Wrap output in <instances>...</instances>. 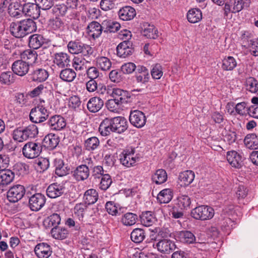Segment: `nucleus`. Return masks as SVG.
Here are the masks:
<instances>
[{
  "instance_id": "obj_1",
  "label": "nucleus",
  "mask_w": 258,
  "mask_h": 258,
  "mask_svg": "<svg viewBox=\"0 0 258 258\" xmlns=\"http://www.w3.org/2000/svg\"><path fill=\"white\" fill-rule=\"evenodd\" d=\"M214 215V209L208 206H200L195 208L191 211V216L196 220L204 221L211 219Z\"/></svg>"
},
{
  "instance_id": "obj_2",
  "label": "nucleus",
  "mask_w": 258,
  "mask_h": 258,
  "mask_svg": "<svg viewBox=\"0 0 258 258\" xmlns=\"http://www.w3.org/2000/svg\"><path fill=\"white\" fill-rule=\"evenodd\" d=\"M49 116V112L43 106L38 105L33 108L30 113V120L34 123H41L46 120Z\"/></svg>"
},
{
  "instance_id": "obj_3",
  "label": "nucleus",
  "mask_w": 258,
  "mask_h": 258,
  "mask_svg": "<svg viewBox=\"0 0 258 258\" xmlns=\"http://www.w3.org/2000/svg\"><path fill=\"white\" fill-rule=\"evenodd\" d=\"M250 3V0H230L228 3L225 4V14L227 16L230 12L233 13L239 12L244 7H248Z\"/></svg>"
},
{
  "instance_id": "obj_4",
  "label": "nucleus",
  "mask_w": 258,
  "mask_h": 258,
  "mask_svg": "<svg viewBox=\"0 0 258 258\" xmlns=\"http://www.w3.org/2000/svg\"><path fill=\"white\" fill-rule=\"evenodd\" d=\"M42 147L40 144L34 142L26 143L22 149L24 156L29 159L37 157L40 154Z\"/></svg>"
},
{
  "instance_id": "obj_5",
  "label": "nucleus",
  "mask_w": 258,
  "mask_h": 258,
  "mask_svg": "<svg viewBox=\"0 0 258 258\" xmlns=\"http://www.w3.org/2000/svg\"><path fill=\"white\" fill-rule=\"evenodd\" d=\"M25 194L24 186L17 184L11 187L7 192V198L11 203H16L21 200Z\"/></svg>"
},
{
  "instance_id": "obj_6",
  "label": "nucleus",
  "mask_w": 258,
  "mask_h": 258,
  "mask_svg": "<svg viewBox=\"0 0 258 258\" xmlns=\"http://www.w3.org/2000/svg\"><path fill=\"white\" fill-rule=\"evenodd\" d=\"M45 202V197L41 194L37 193L29 198V206L32 211H38L44 206Z\"/></svg>"
},
{
  "instance_id": "obj_7",
  "label": "nucleus",
  "mask_w": 258,
  "mask_h": 258,
  "mask_svg": "<svg viewBox=\"0 0 258 258\" xmlns=\"http://www.w3.org/2000/svg\"><path fill=\"white\" fill-rule=\"evenodd\" d=\"M130 122L135 126L140 128L146 123V116L143 112L139 110L131 111L129 117Z\"/></svg>"
},
{
  "instance_id": "obj_8",
  "label": "nucleus",
  "mask_w": 258,
  "mask_h": 258,
  "mask_svg": "<svg viewBox=\"0 0 258 258\" xmlns=\"http://www.w3.org/2000/svg\"><path fill=\"white\" fill-rule=\"evenodd\" d=\"M40 7L38 4L28 3L23 6V14L32 17L34 19H37L40 14Z\"/></svg>"
},
{
  "instance_id": "obj_9",
  "label": "nucleus",
  "mask_w": 258,
  "mask_h": 258,
  "mask_svg": "<svg viewBox=\"0 0 258 258\" xmlns=\"http://www.w3.org/2000/svg\"><path fill=\"white\" fill-rule=\"evenodd\" d=\"M30 65L24 60H16L12 66L13 73L18 76H23L28 72Z\"/></svg>"
},
{
  "instance_id": "obj_10",
  "label": "nucleus",
  "mask_w": 258,
  "mask_h": 258,
  "mask_svg": "<svg viewBox=\"0 0 258 258\" xmlns=\"http://www.w3.org/2000/svg\"><path fill=\"white\" fill-rule=\"evenodd\" d=\"M99 131L103 136H107L111 132L115 133L113 118H106L103 120L100 124Z\"/></svg>"
},
{
  "instance_id": "obj_11",
  "label": "nucleus",
  "mask_w": 258,
  "mask_h": 258,
  "mask_svg": "<svg viewBox=\"0 0 258 258\" xmlns=\"http://www.w3.org/2000/svg\"><path fill=\"white\" fill-rule=\"evenodd\" d=\"M48 124L52 130L59 131L63 128L66 125L65 119L61 116L55 115L49 119Z\"/></svg>"
},
{
  "instance_id": "obj_12",
  "label": "nucleus",
  "mask_w": 258,
  "mask_h": 258,
  "mask_svg": "<svg viewBox=\"0 0 258 258\" xmlns=\"http://www.w3.org/2000/svg\"><path fill=\"white\" fill-rule=\"evenodd\" d=\"M34 251L39 258H48L52 254L50 245L46 243H40L37 244Z\"/></svg>"
},
{
  "instance_id": "obj_13",
  "label": "nucleus",
  "mask_w": 258,
  "mask_h": 258,
  "mask_svg": "<svg viewBox=\"0 0 258 258\" xmlns=\"http://www.w3.org/2000/svg\"><path fill=\"white\" fill-rule=\"evenodd\" d=\"M158 250L163 253H169L176 248L174 242L170 240L162 239L156 244Z\"/></svg>"
},
{
  "instance_id": "obj_14",
  "label": "nucleus",
  "mask_w": 258,
  "mask_h": 258,
  "mask_svg": "<svg viewBox=\"0 0 258 258\" xmlns=\"http://www.w3.org/2000/svg\"><path fill=\"white\" fill-rule=\"evenodd\" d=\"M227 159L232 167L240 168L242 166V157L235 151L227 152Z\"/></svg>"
},
{
  "instance_id": "obj_15",
  "label": "nucleus",
  "mask_w": 258,
  "mask_h": 258,
  "mask_svg": "<svg viewBox=\"0 0 258 258\" xmlns=\"http://www.w3.org/2000/svg\"><path fill=\"white\" fill-rule=\"evenodd\" d=\"M104 105V100L100 97H93L90 98L87 103V108L91 112H97Z\"/></svg>"
},
{
  "instance_id": "obj_16",
  "label": "nucleus",
  "mask_w": 258,
  "mask_h": 258,
  "mask_svg": "<svg viewBox=\"0 0 258 258\" xmlns=\"http://www.w3.org/2000/svg\"><path fill=\"white\" fill-rule=\"evenodd\" d=\"M88 34L93 38L99 37L102 31H104L103 28V22L101 24L96 21H93L90 23L87 28Z\"/></svg>"
},
{
  "instance_id": "obj_17",
  "label": "nucleus",
  "mask_w": 258,
  "mask_h": 258,
  "mask_svg": "<svg viewBox=\"0 0 258 258\" xmlns=\"http://www.w3.org/2000/svg\"><path fill=\"white\" fill-rule=\"evenodd\" d=\"M113 123L114 126L115 133L121 134L125 131L128 127L126 119L122 116L113 117Z\"/></svg>"
},
{
  "instance_id": "obj_18",
  "label": "nucleus",
  "mask_w": 258,
  "mask_h": 258,
  "mask_svg": "<svg viewBox=\"0 0 258 258\" xmlns=\"http://www.w3.org/2000/svg\"><path fill=\"white\" fill-rule=\"evenodd\" d=\"M134 151L133 150L128 153H122L120 155V161L122 164L126 167H129L133 166L136 162L139 161V157H134Z\"/></svg>"
},
{
  "instance_id": "obj_19",
  "label": "nucleus",
  "mask_w": 258,
  "mask_h": 258,
  "mask_svg": "<svg viewBox=\"0 0 258 258\" xmlns=\"http://www.w3.org/2000/svg\"><path fill=\"white\" fill-rule=\"evenodd\" d=\"M10 31L16 38H23L26 36L21 21L12 22L10 25Z\"/></svg>"
},
{
  "instance_id": "obj_20",
  "label": "nucleus",
  "mask_w": 258,
  "mask_h": 258,
  "mask_svg": "<svg viewBox=\"0 0 258 258\" xmlns=\"http://www.w3.org/2000/svg\"><path fill=\"white\" fill-rule=\"evenodd\" d=\"M89 173L88 166L86 165H81L78 166L74 171V176L78 181L84 180L89 177Z\"/></svg>"
},
{
  "instance_id": "obj_21",
  "label": "nucleus",
  "mask_w": 258,
  "mask_h": 258,
  "mask_svg": "<svg viewBox=\"0 0 258 258\" xmlns=\"http://www.w3.org/2000/svg\"><path fill=\"white\" fill-rule=\"evenodd\" d=\"M136 14L135 9L130 6L124 7L118 12L120 18L123 21H128L133 19Z\"/></svg>"
},
{
  "instance_id": "obj_22",
  "label": "nucleus",
  "mask_w": 258,
  "mask_h": 258,
  "mask_svg": "<svg viewBox=\"0 0 258 258\" xmlns=\"http://www.w3.org/2000/svg\"><path fill=\"white\" fill-rule=\"evenodd\" d=\"M8 13L11 17L19 18L23 14V6L18 2H12L9 6Z\"/></svg>"
},
{
  "instance_id": "obj_23",
  "label": "nucleus",
  "mask_w": 258,
  "mask_h": 258,
  "mask_svg": "<svg viewBox=\"0 0 258 258\" xmlns=\"http://www.w3.org/2000/svg\"><path fill=\"white\" fill-rule=\"evenodd\" d=\"M55 166V174L59 176H63L69 173L70 168L65 165L63 160L60 159H55L54 160Z\"/></svg>"
},
{
  "instance_id": "obj_24",
  "label": "nucleus",
  "mask_w": 258,
  "mask_h": 258,
  "mask_svg": "<svg viewBox=\"0 0 258 258\" xmlns=\"http://www.w3.org/2000/svg\"><path fill=\"white\" fill-rule=\"evenodd\" d=\"M38 54L35 50L27 49L21 53V59L24 60L29 65H32L36 62Z\"/></svg>"
},
{
  "instance_id": "obj_25",
  "label": "nucleus",
  "mask_w": 258,
  "mask_h": 258,
  "mask_svg": "<svg viewBox=\"0 0 258 258\" xmlns=\"http://www.w3.org/2000/svg\"><path fill=\"white\" fill-rule=\"evenodd\" d=\"M46 193L50 198H56L63 193V188L56 183L50 185L47 188Z\"/></svg>"
},
{
  "instance_id": "obj_26",
  "label": "nucleus",
  "mask_w": 258,
  "mask_h": 258,
  "mask_svg": "<svg viewBox=\"0 0 258 258\" xmlns=\"http://www.w3.org/2000/svg\"><path fill=\"white\" fill-rule=\"evenodd\" d=\"M48 77V73L42 69H38L33 71L30 75V80L33 81L43 82Z\"/></svg>"
},
{
  "instance_id": "obj_27",
  "label": "nucleus",
  "mask_w": 258,
  "mask_h": 258,
  "mask_svg": "<svg viewBox=\"0 0 258 258\" xmlns=\"http://www.w3.org/2000/svg\"><path fill=\"white\" fill-rule=\"evenodd\" d=\"M21 22L26 36L36 31V24L33 19H26Z\"/></svg>"
},
{
  "instance_id": "obj_28",
  "label": "nucleus",
  "mask_w": 258,
  "mask_h": 258,
  "mask_svg": "<svg viewBox=\"0 0 258 258\" xmlns=\"http://www.w3.org/2000/svg\"><path fill=\"white\" fill-rule=\"evenodd\" d=\"M70 62L68 55L63 52H59L55 54L54 62L60 68L68 66Z\"/></svg>"
},
{
  "instance_id": "obj_29",
  "label": "nucleus",
  "mask_w": 258,
  "mask_h": 258,
  "mask_svg": "<svg viewBox=\"0 0 258 258\" xmlns=\"http://www.w3.org/2000/svg\"><path fill=\"white\" fill-rule=\"evenodd\" d=\"M246 147L250 149H258V138L255 134H249L244 139Z\"/></svg>"
},
{
  "instance_id": "obj_30",
  "label": "nucleus",
  "mask_w": 258,
  "mask_h": 258,
  "mask_svg": "<svg viewBox=\"0 0 258 258\" xmlns=\"http://www.w3.org/2000/svg\"><path fill=\"white\" fill-rule=\"evenodd\" d=\"M14 178V173L10 170H2L0 171V184L8 185Z\"/></svg>"
},
{
  "instance_id": "obj_31",
  "label": "nucleus",
  "mask_w": 258,
  "mask_h": 258,
  "mask_svg": "<svg viewBox=\"0 0 258 258\" xmlns=\"http://www.w3.org/2000/svg\"><path fill=\"white\" fill-rule=\"evenodd\" d=\"M167 178V174L166 171L162 169H158L152 175V179L157 184L164 183Z\"/></svg>"
},
{
  "instance_id": "obj_32",
  "label": "nucleus",
  "mask_w": 258,
  "mask_h": 258,
  "mask_svg": "<svg viewBox=\"0 0 258 258\" xmlns=\"http://www.w3.org/2000/svg\"><path fill=\"white\" fill-rule=\"evenodd\" d=\"M42 36L39 34H34L29 38V45L34 49L39 48L44 43Z\"/></svg>"
},
{
  "instance_id": "obj_33",
  "label": "nucleus",
  "mask_w": 258,
  "mask_h": 258,
  "mask_svg": "<svg viewBox=\"0 0 258 258\" xmlns=\"http://www.w3.org/2000/svg\"><path fill=\"white\" fill-rule=\"evenodd\" d=\"M195 178V173L191 170H186L181 173L179 176V179L184 186L190 184Z\"/></svg>"
},
{
  "instance_id": "obj_34",
  "label": "nucleus",
  "mask_w": 258,
  "mask_h": 258,
  "mask_svg": "<svg viewBox=\"0 0 258 258\" xmlns=\"http://www.w3.org/2000/svg\"><path fill=\"white\" fill-rule=\"evenodd\" d=\"M188 21L191 23L199 22L202 18L201 11L198 9H192L188 11L187 14Z\"/></svg>"
},
{
  "instance_id": "obj_35",
  "label": "nucleus",
  "mask_w": 258,
  "mask_h": 258,
  "mask_svg": "<svg viewBox=\"0 0 258 258\" xmlns=\"http://www.w3.org/2000/svg\"><path fill=\"white\" fill-rule=\"evenodd\" d=\"M51 234L56 239L62 240L67 237L69 233L66 228L57 227L52 228Z\"/></svg>"
},
{
  "instance_id": "obj_36",
  "label": "nucleus",
  "mask_w": 258,
  "mask_h": 258,
  "mask_svg": "<svg viewBox=\"0 0 258 258\" xmlns=\"http://www.w3.org/2000/svg\"><path fill=\"white\" fill-rule=\"evenodd\" d=\"M98 195L96 190L94 189L87 190L84 194V199L85 203L88 205L94 204L98 200Z\"/></svg>"
},
{
  "instance_id": "obj_37",
  "label": "nucleus",
  "mask_w": 258,
  "mask_h": 258,
  "mask_svg": "<svg viewBox=\"0 0 258 258\" xmlns=\"http://www.w3.org/2000/svg\"><path fill=\"white\" fill-rule=\"evenodd\" d=\"M120 27V24L116 22L107 20L103 22V28H104V32L105 33H114L117 32L119 29Z\"/></svg>"
},
{
  "instance_id": "obj_38",
  "label": "nucleus",
  "mask_w": 258,
  "mask_h": 258,
  "mask_svg": "<svg viewBox=\"0 0 258 258\" xmlns=\"http://www.w3.org/2000/svg\"><path fill=\"white\" fill-rule=\"evenodd\" d=\"M59 77L64 81L71 82L76 78V73L73 69H65L60 72Z\"/></svg>"
},
{
  "instance_id": "obj_39",
  "label": "nucleus",
  "mask_w": 258,
  "mask_h": 258,
  "mask_svg": "<svg viewBox=\"0 0 258 258\" xmlns=\"http://www.w3.org/2000/svg\"><path fill=\"white\" fill-rule=\"evenodd\" d=\"M146 237L144 230L141 228L135 229L131 234V238L135 243H140L143 241Z\"/></svg>"
},
{
  "instance_id": "obj_40",
  "label": "nucleus",
  "mask_w": 258,
  "mask_h": 258,
  "mask_svg": "<svg viewBox=\"0 0 258 258\" xmlns=\"http://www.w3.org/2000/svg\"><path fill=\"white\" fill-rule=\"evenodd\" d=\"M172 198V192L170 189L166 188L161 190L157 196V200L161 203H168Z\"/></svg>"
},
{
  "instance_id": "obj_41",
  "label": "nucleus",
  "mask_w": 258,
  "mask_h": 258,
  "mask_svg": "<svg viewBox=\"0 0 258 258\" xmlns=\"http://www.w3.org/2000/svg\"><path fill=\"white\" fill-rule=\"evenodd\" d=\"M246 89L252 93H255L258 91V82L253 77L247 78L245 82Z\"/></svg>"
},
{
  "instance_id": "obj_42",
  "label": "nucleus",
  "mask_w": 258,
  "mask_h": 258,
  "mask_svg": "<svg viewBox=\"0 0 258 258\" xmlns=\"http://www.w3.org/2000/svg\"><path fill=\"white\" fill-rule=\"evenodd\" d=\"M60 222V217L59 215L57 214H53L45 219L43 223L45 226L57 227Z\"/></svg>"
},
{
  "instance_id": "obj_43",
  "label": "nucleus",
  "mask_w": 258,
  "mask_h": 258,
  "mask_svg": "<svg viewBox=\"0 0 258 258\" xmlns=\"http://www.w3.org/2000/svg\"><path fill=\"white\" fill-rule=\"evenodd\" d=\"M141 222L147 227L151 226L155 222V217L151 211L143 212L140 216Z\"/></svg>"
},
{
  "instance_id": "obj_44",
  "label": "nucleus",
  "mask_w": 258,
  "mask_h": 258,
  "mask_svg": "<svg viewBox=\"0 0 258 258\" xmlns=\"http://www.w3.org/2000/svg\"><path fill=\"white\" fill-rule=\"evenodd\" d=\"M237 65V62L232 56H228L222 60V68L224 71H232Z\"/></svg>"
},
{
  "instance_id": "obj_45",
  "label": "nucleus",
  "mask_w": 258,
  "mask_h": 258,
  "mask_svg": "<svg viewBox=\"0 0 258 258\" xmlns=\"http://www.w3.org/2000/svg\"><path fill=\"white\" fill-rule=\"evenodd\" d=\"M179 238L182 242L192 243L196 240L195 235L189 231H182L179 233Z\"/></svg>"
},
{
  "instance_id": "obj_46",
  "label": "nucleus",
  "mask_w": 258,
  "mask_h": 258,
  "mask_svg": "<svg viewBox=\"0 0 258 258\" xmlns=\"http://www.w3.org/2000/svg\"><path fill=\"white\" fill-rule=\"evenodd\" d=\"M97 66L102 70L107 71L110 69L111 62L109 58L104 56L98 57L96 58Z\"/></svg>"
},
{
  "instance_id": "obj_47",
  "label": "nucleus",
  "mask_w": 258,
  "mask_h": 258,
  "mask_svg": "<svg viewBox=\"0 0 258 258\" xmlns=\"http://www.w3.org/2000/svg\"><path fill=\"white\" fill-rule=\"evenodd\" d=\"M15 75L12 72L2 73L0 75V82L2 84L10 85L14 82Z\"/></svg>"
},
{
  "instance_id": "obj_48",
  "label": "nucleus",
  "mask_w": 258,
  "mask_h": 258,
  "mask_svg": "<svg viewBox=\"0 0 258 258\" xmlns=\"http://www.w3.org/2000/svg\"><path fill=\"white\" fill-rule=\"evenodd\" d=\"M13 139L18 142H23L28 139L23 128L18 127L13 132Z\"/></svg>"
},
{
  "instance_id": "obj_49",
  "label": "nucleus",
  "mask_w": 258,
  "mask_h": 258,
  "mask_svg": "<svg viewBox=\"0 0 258 258\" xmlns=\"http://www.w3.org/2000/svg\"><path fill=\"white\" fill-rule=\"evenodd\" d=\"M83 44V43L78 41H71L68 44V48L70 53L78 54L80 53Z\"/></svg>"
},
{
  "instance_id": "obj_50",
  "label": "nucleus",
  "mask_w": 258,
  "mask_h": 258,
  "mask_svg": "<svg viewBox=\"0 0 258 258\" xmlns=\"http://www.w3.org/2000/svg\"><path fill=\"white\" fill-rule=\"evenodd\" d=\"M44 141L45 146L50 149L55 148L58 144V138L54 135H48L45 137Z\"/></svg>"
},
{
  "instance_id": "obj_51",
  "label": "nucleus",
  "mask_w": 258,
  "mask_h": 258,
  "mask_svg": "<svg viewBox=\"0 0 258 258\" xmlns=\"http://www.w3.org/2000/svg\"><path fill=\"white\" fill-rule=\"evenodd\" d=\"M23 128L28 140L35 138L38 133L37 127L33 124H30Z\"/></svg>"
},
{
  "instance_id": "obj_52",
  "label": "nucleus",
  "mask_w": 258,
  "mask_h": 258,
  "mask_svg": "<svg viewBox=\"0 0 258 258\" xmlns=\"http://www.w3.org/2000/svg\"><path fill=\"white\" fill-rule=\"evenodd\" d=\"M94 50L92 47L90 45L84 44L80 52L82 53L84 60L87 62H89L91 60V56L93 55Z\"/></svg>"
},
{
  "instance_id": "obj_53",
  "label": "nucleus",
  "mask_w": 258,
  "mask_h": 258,
  "mask_svg": "<svg viewBox=\"0 0 258 258\" xmlns=\"http://www.w3.org/2000/svg\"><path fill=\"white\" fill-rule=\"evenodd\" d=\"M137 219V216L132 213H127L124 215L122 218V223L126 226H132L135 224Z\"/></svg>"
},
{
  "instance_id": "obj_54",
  "label": "nucleus",
  "mask_w": 258,
  "mask_h": 258,
  "mask_svg": "<svg viewBox=\"0 0 258 258\" xmlns=\"http://www.w3.org/2000/svg\"><path fill=\"white\" fill-rule=\"evenodd\" d=\"M109 76L110 80L114 83H119L124 78L123 73L121 70H114L111 71L109 73Z\"/></svg>"
},
{
  "instance_id": "obj_55",
  "label": "nucleus",
  "mask_w": 258,
  "mask_h": 258,
  "mask_svg": "<svg viewBox=\"0 0 258 258\" xmlns=\"http://www.w3.org/2000/svg\"><path fill=\"white\" fill-rule=\"evenodd\" d=\"M99 141L97 137H93L88 139L85 142V146L88 150H93L99 145Z\"/></svg>"
},
{
  "instance_id": "obj_56",
  "label": "nucleus",
  "mask_w": 258,
  "mask_h": 258,
  "mask_svg": "<svg viewBox=\"0 0 258 258\" xmlns=\"http://www.w3.org/2000/svg\"><path fill=\"white\" fill-rule=\"evenodd\" d=\"M68 10V7L64 4L56 5L52 9V13L56 16H64Z\"/></svg>"
},
{
  "instance_id": "obj_57",
  "label": "nucleus",
  "mask_w": 258,
  "mask_h": 258,
  "mask_svg": "<svg viewBox=\"0 0 258 258\" xmlns=\"http://www.w3.org/2000/svg\"><path fill=\"white\" fill-rule=\"evenodd\" d=\"M105 208L108 213L112 215H120L121 212V209H117L113 202H108L105 205Z\"/></svg>"
},
{
  "instance_id": "obj_58",
  "label": "nucleus",
  "mask_w": 258,
  "mask_h": 258,
  "mask_svg": "<svg viewBox=\"0 0 258 258\" xmlns=\"http://www.w3.org/2000/svg\"><path fill=\"white\" fill-rule=\"evenodd\" d=\"M158 30L153 25H149L143 31V35L148 38L156 39L158 37Z\"/></svg>"
},
{
  "instance_id": "obj_59",
  "label": "nucleus",
  "mask_w": 258,
  "mask_h": 258,
  "mask_svg": "<svg viewBox=\"0 0 258 258\" xmlns=\"http://www.w3.org/2000/svg\"><path fill=\"white\" fill-rule=\"evenodd\" d=\"M178 205L181 209H186L191 204L190 199L186 195H181L177 198Z\"/></svg>"
},
{
  "instance_id": "obj_60",
  "label": "nucleus",
  "mask_w": 258,
  "mask_h": 258,
  "mask_svg": "<svg viewBox=\"0 0 258 258\" xmlns=\"http://www.w3.org/2000/svg\"><path fill=\"white\" fill-rule=\"evenodd\" d=\"M111 183L110 176L108 174H104L101 178L100 187L101 189L105 190L109 188Z\"/></svg>"
},
{
  "instance_id": "obj_61",
  "label": "nucleus",
  "mask_w": 258,
  "mask_h": 258,
  "mask_svg": "<svg viewBox=\"0 0 258 258\" xmlns=\"http://www.w3.org/2000/svg\"><path fill=\"white\" fill-rule=\"evenodd\" d=\"M35 2L43 10H49L54 5V0H35Z\"/></svg>"
},
{
  "instance_id": "obj_62",
  "label": "nucleus",
  "mask_w": 258,
  "mask_h": 258,
  "mask_svg": "<svg viewBox=\"0 0 258 258\" xmlns=\"http://www.w3.org/2000/svg\"><path fill=\"white\" fill-rule=\"evenodd\" d=\"M136 64L133 62H127L121 67V70L123 74H130L133 73L136 69Z\"/></svg>"
},
{
  "instance_id": "obj_63",
  "label": "nucleus",
  "mask_w": 258,
  "mask_h": 258,
  "mask_svg": "<svg viewBox=\"0 0 258 258\" xmlns=\"http://www.w3.org/2000/svg\"><path fill=\"white\" fill-rule=\"evenodd\" d=\"M151 74L154 79H159L163 75L162 67L159 64H156L153 68Z\"/></svg>"
},
{
  "instance_id": "obj_64",
  "label": "nucleus",
  "mask_w": 258,
  "mask_h": 258,
  "mask_svg": "<svg viewBox=\"0 0 258 258\" xmlns=\"http://www.w3.org/2000/svg\"><path fill=\"white\" fill-rule=\"evenodd\" d=\"M247 108L249 107L247 106V103L245 102L238 103L235 107L236 112L240 115H243L247 113Z\"/></svg>"
}]
</instances>
